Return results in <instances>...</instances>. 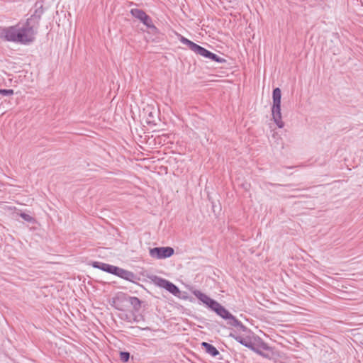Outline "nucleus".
<instances>
[{
  "mask_svg": "<svg viewBox=\"0 0 363 363\" xmlns=\"http://www.w3.org/2000/svg\"><path fill=\"white\" fill-rule=\"evenodd\" d=\"M130 13L133 16L140 20L147 28L156 30V27L153 25L151 18L143 10L134 9H131Z\"/></svg>",
  "mask_w": 363,
  "mask_h": 363,
  "instance_id": "4",
  "label": "nucleus"
},
{
  "mask_svg": "<svg viewBox=\"0 0 363 363\" xmlns=\"http://www.w3.org/2000/svg\"><path fill=\"white\" fill-rule=\"evenodd\" d=\"M111 274L130 281H133L135 277L133 272L116 266H113Z\"/></svg>",
  "mask_w": 363,
  "mask_h": 363,
  "instance_id": "5",
  "label": "nucleus"
},
{
  "mask_svg": "<svg viewBox=\"0 0 363 363\" xmlns=\"http://www.w3.org/2000/svg\"><path fill=\"white\" fill-rule=\"evenodd\" d=\"M20 216L26 221L30 222V223L34 221V218L32 216H30V215L26 214L25 213H21Z\"/></svg>",
  "mask_w": 363,
  "mask_h": 363,
  "instance_id": "20",
  "label": "nucleus"
},
{
  "mask_svg": "<svg viewBox=\"0 0 363 363\" xmlns=\"http://www.w3.org/2000/svg\"><path fill=\"white\" fill-rule=\"evenodd\" d=\"M174 253V250L171 247H159L150 249V255L157 259L170 257Z\"/></svg>",
  "mask_w": 363,
  "mask_h": 363,
  "instance_id": "3",
  "label": "nucleus"
},
{
  "mask_svg": "<svg viewBox=\"0 0 363 363\" xmlns=\"http://www.w3.org/2000/svg\"><path fill=\"white\" fill-rule=\"evenodd\" d=\"M92 266L94 268L99 269L101 270H103V271L106 272L110 273V274H111V272H112L113 268V265H111V264H106V263H103V262H94L92 263Z\"/></svg>",
  "mask_w": 363,
  "mask_h": 363,
  "instance_id": "11",
  "label": "nucleus"
},
{
  "mask_svg": "<svg viewBox=\"0 0 363 363\" xmlns=\"http://www.w3.org/2000/svg\"><path fill=\"white\" fill-rule=\"evenodd\" d=\"M230 336L234 337L236 341L242 344V345L251 349L252 350L256 352L258 354H261L258 350L255 349L252 343V341L249 337H242L240 335H234L230 334Z\"/></svg>",
  "mask_w": 363,
  "mask_h": 363,
  "instance_id": "6",
  "label": "nucleus"
},
{
  "mask_svg": "<svg viewBox=\"0 0 363 363\" xmlns=\"http://www.w3.org/2000/svg\"><path fill=\"white\" fill-rule=\"evenodd\" d=\"M0 94L4 96H11L13 94V89H0Z\"/></svg>",
  "mask_w": 363,
  "mask_h": 363,
  "instance_id": "21",
  "label": "nucleus"
},
{
  "mask_svg": "<svg viewBox=\"0 0 363 363\" xmlns=\"http://www.w3.org/2000/svg\"><path fill=\"white\" fill-rule=\"evenodd\" d=\"M129 302L135 310H139L141 306V302L137 297H130Z\"/></svg>",
  "mask_w": 363,
  "mask_h": 363,
  "instance_id": "16",
  "label": "nucleus"
},
{
  "mask_svg": "<svg viewBox=\"0 0 363 363\" xmlns=\"http://www.w3.org/2000/svg\"><path fill=\"white\" fill-rule=\"evenodd\" d=\"M180 41L182 43L187 45L191 50H192L194 47L196 45V43H193L192 41L188 40L187 38L183 36H180Z\"/></svg>",
  "mask_w": 363,
  "mask_h": 363,
  "instance_id": "17",
  "label": "nucleus"
},
{
  "mask_svg": "<svg viewBox=\"0 0 363 363\" xmlns=\"http://www.w3.org/2000/svg\"><path fill=\"white\" fill-rule=\"evenodd\" d=\"M208 59H211L215 62H220V63L225 62V60L223 58H221V57H218V55H216V54H213L212 52H211L210 55H208Z\"/></svg>",
  "mask_w": 363,
  "mask_h": 363,
  "instance_id": "18",
  "label": "nucleus"
},
{
  "mask_svg": "<svg viewBox=\"0 0 363 363\" xmlns=\"http://www.w3.org/2000/svg\"><path fill=\"white\" fill-rule=\"evenodd\" d=\"M226 320H228V324L238 327L242 331H245L247 330V328L232 314L230 315L229 318H228Z\"/></svg>",
  "mask_w": 363,
  "mask_h": 363,
  "instance_id": "9",
  "label": "nucleus"
},
{
  "mask_svg": "<svg viewBox=\"0 0 363 363\" xmlns=\"http://www.w3.org/2000/svg\"><path fill=\"white\" fill-rule=\"evenodd\" d=\"M164 289L174 296H178L180 294L179 288L169 281H167Z\"/></svg>",
  "mask_w": 363,
  "mask_h": 363,
  "instance_id": "15",
  "label": "nucleus"
},
{
  "mask_svg": "<svg viewBox=\"0 0 363 363\" xmlns=\"http://www.w3.org/2000/svg\"><path fill=\"white\" fill-rule=\"evenodd\" d=\"M202 347L206 350V352L213 357H216L219 354L218 350L212 345L203 342L201 343Z\"/></svg>",
  "mask_w": 363,
  "mask_h": 363,
  "instance_id": "12",
  "label": "nucleus"
},
{
  "mask_svg": "<svg viewBox=\"0 0 363 363\" xmlns=\"http://www.w3.org/2000/svg\"><path fill=\"white\" fill-rule=\"evenodd\" d=\"M281 92L279 88H276L273 90L272 99H273V106H272V118L275 123L279 128L284 127V123L281 121Z\"/></svg>",
  "mask_w": 363,
  "mask_h": 363,
  "instance_id": "2",
  "label": "nucleus"
},
{
  "mask_svg": "<svg viewBox=\"0 0 363 363\" xmlns=\"http://www.w3.org/2000/svg\"><path fill=\"white\" fill-rule=\"evenodd\" d=\"M35 30L28 21L25 25L11 26L0 32V37L5 40L21 44H28L35 39Z\"/></svg>",
  "mask_w": 363,
  "mask_h": 363,
  "instance_id": "1",
  "label": "nucleus"
},
{
  "mask_svg": "<svg viewBox=\"0 0 363 363\" xmlns=\"http://www.w3.org/2000/svg\"><path fill=\"white\" fill-rule=\"evenodd\" d=\"M130 358V354L126 352H120V359L123 362H126L128 361Z\"/></svg>",
  "mask_w": 363,
  "mask_h": 363,
  "instance_id": "19",
  "label": "nucleus"
},
{
  "mask_svg": "<svg viewBox=\"0 0 363 363\" xmlns=\"http://www.w3.org/2000/svg\"><path fill=\"white\" fill-rule=\"evenodd\" d=\"M192 51L206 58H208V55L211 53L210 51L206 50L197 44H196V45L194 47Z\"/></svg>",
  "mask_w": 363,
  "mask_h": 363,
  "instance_id": "14",
  "label": "nucleus"
},
{
  "mask_svg": "<svg viewBox=\"0 0 363 363\" xmlns=\"http://www.w3.org/2000/svg\"><path fill=\"white\" fill-rule=\"evenodd\" d=\"M263 348H264V349H266V348H267V347H266V345H265L264 344Z\"/></svg>",
  "mask_w": 363,
  "mask_h": 363,
  "instance_id": "23",
  "label": "nucleus"
},
{
  "mask_svg": "<svg viewBox=\"0 0 363 363\" xmlns=\"http://www.w3.org/2000/svg\"><path fill=\"white\" fill-rule=\"evenodd\" d=\"M4 208L7 211H14L16 209V207H14V206H6Z\"/></svg>",
  "mask_w": 363,
  "mask_h": 363,
  "instance_id": "22",
  "label": "nucleus"
},
{
  "mask_svg": "<svg viewBox=\"0 0 363 363\" xmlns=\"http://www.w3.org/2000/svg\"><path fill=\"white\" fill-rule=\"evenodd\" d=\"M212 310L214 311L218 315H220L225 320H227L228 318H229L230 315L231 314L228 311H227L217 301L216 303H214Z\"/></svg>",
  "mask_w": 363,
  "mask_h": 363,
  "instance_id": "8",
  "label": "nucleus"
},
{
  "mask_svg": "<svg viewBox=\"0 0 363 363\" xmlns=\"http://www.w3.org/2000/svg\"><path fill=\"white\" fill-rule=\"evenodd\" d=\"M226 320H228V324L238 327L242 331H245L247 330V328L232 314L230 315L229 318H228Z\"/></svg>",
  "mask_w": 363,
  "mask_h": 363,
  "instance_id": "10",
  "label": "nucleus"
},
{
  "mask_svg": "<svg viewBox=\"0 0 363 363\" xmlns=\"http://www.w3.org/2000/svg\"><path fill=\"white\" fill-rule=\"evenodd\" d=\"M150 279L155 285L164 289L168 281L167 280L155 275L151 276Z\"/></svg>",
  "mask_w": 363,
  "mask_h": 363,
  "instance_id": "13",
  "label": "nucleus"
},
{
  "mask_svg": "<svg viewBox=\"0 0 363 363\" xmlns=\"http://www.w3.org/2000/svg\"><path fill=\"white\" fill-rule=\"evenodd\" d=\"M194 294L198 299H199L201 301H202L204 304L207 305L211 309L213 307L214 303H216V301L211 299L207 295H206L205 294H203L199 291H195L194 292Z\"/></svg>",
  "mask_w": 363,
  "mask_h": 363,
  "instance_id": "7",
  "label": "nucleus"
}]
</instances>
